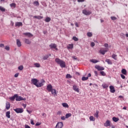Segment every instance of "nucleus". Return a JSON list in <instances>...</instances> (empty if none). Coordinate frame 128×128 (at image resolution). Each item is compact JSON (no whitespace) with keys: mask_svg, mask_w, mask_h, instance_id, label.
I'll list each match as a JSON object with an SVG mask.
<instances>
[{"mask_svg":"<svg viewBox=\"0 0 128 128\" xmlns=\"http://www.w3.org/2000/svg\"><path fill=\"white\" fill-rule=\"evenodd\" d=\"M47 90L49 92H51L52 94L54 95V96H56V90L52 88V84H48L47 86Z\"/></svg>","mask_w":128,"mask_h":128,"instance_id":"nucleus-1","label":"nucleus"},{"mask_svg":"<svg viewBox=\"0 0 128 128\" xmlns=\"http://www.w3.org/2000/svg\"><path fill=\"white\" fill-rule=\"evenodd\" d=\"M31 82H32V84H33L35 85L38 88L42 87L44 85L42 82L38 83V80L36 78H33L31 80Z\"/></svg>","mask_w":128,"mask_h":128,"instance_id":"nucleus-2","label":"nucleus"},{"mask_svg":"<svg viewBox=\"0 0 128 128\" xmlns=\"http://www.w3.org/2000/svg\"><path fill=\"white\" fill-rule=\"evenodd\" d=\"M55 62L57 63V64H59L60 68H66V62L59 58L55 59Z\"/></svg>","mask_w":128,"mask_h":128,"instance_id":"nucleus-3","label":"nucleus"},{"mask_svg":"<svg viewBox=\"0 0 128 128\" xmlns=\"http://www.w3.org/2000/svg\"><path fill=\"white\" fill-rule=\"evenodd\" d=\"M108 52V49L106 48H101L100 50H99V53L104 55L106 52Z\"/></svg>","mask_w":128,"mask_h":128,"instance_id":"nucleus-4","label":"nucleus"},{"mask_svg":"<svg viewBox=\"0 0 128 128\" xmlns=\"http://www.w3.org/2000/svg\"><path fill=\"white\" fill-rule=\"evenodd\" d=\"M49 47H50V48L51 49H55L56 50H58V48H57V45L54 43H52V44H50V45H49Z\"/></svg>","mask_w":128,"mask_h":128,"instance_id":"nucleus-5","label":"nucleus"},{"mask_svg":"<svg viewBox=\"0 0 128 128\" xmlns=\"http://www.w3.org/2000/svg\"><path fill=\"white\" fill-rule=\"evenodd\" d=\"M82 14L85 16H89L92 14L91 11H88V10H82Z\"/></svg>","mask_w":128,"mask_h":128,"instance_id":"nucleus-6","label":"nucleus"},{"mask_svg":"<svg viewBox=\"0 0 128 128\" xmlns=\"http://www.w3.org/2000/svg\"><path fill=\"white\" fill-rule=\"evenodd\" d=\"M16 101H21V100H26V98H23L20 96H18V94H16Z\"/></svg>","mask_w":128,"mask_h":128,"instance_id":"nucleus-7","label":"nucleus"},{"mask_svg":"<svg viewBox=\"0 0 128 128\" xmlns=\"http://www.w3.org/2000/svg\"><path fill=\"white\" fill-rule=\"evenodd\" d=\"M17 114L19 113H22L24 112V110L22 108H17L16 109L14 110Z\"/></svg>","mask_w":128,"mask_h":128,"instance_id":"nucleus-8","label":"nucleus"},{"mask_svg":"<svg viewBox=\"0 0 128 128\" xmlns=\"http://www.w3.org/2000/svg\"><path fill=\"white\" fill-rule=\"evenodd\" d=\"M95 68L98 70V71H102L104 70V68L102 66H96Z\"/></svg>","mask_w":128,"mask_h":128,"instance_id":"nucleus-9","label":"nucleus"},{"mask_svg":"<svg viewBox=\"0 0 128 128\" xmlns=\"http://www.w3.org/2000/svg\"><path fill=\"white\" fill-rule=\"evenodd\" d=\"M72 89H73V90H74L75 92H80L79 88H78V86L76 85L72 86Z\"/></svg>","mask_w":128,"mask_h":128,"instance_id":"nucleus-10","label":"nucleus"},{"mask_svg":"<svg viewBox=\"0 0 128 128\" xmlns=\"http://www.w3.org/2000/svg\"><path fill=\"white\" fill-rule=\"evenodd\" d=\"M110 121L109 120H106V122L104 124V126L106 127L110 126Z\"/></svg>","mask_w":128,"mask_h":128,"instance_id":"nucleus-11","label":"nucleus"},{"mask_svg":"<svg viewBox=\"0 0 128 128\" xmlns=\"http://www.w3.org/2000/svg\"><path fill=\"white\" fill-rule=\"evenodd\" d=\"M64 126V124L62 122H58L56 125V128H62Z\"/></svg>","mask_w":128,"mask_h":128,"instance_id":"nucleus-12","label":"nucleus"},{"mask_svg":"<svg viewBox=\"0 0 128 128\" xmlns=\"http://www.w3.org/2000/svg\"><path fill=\"white\" fill-rule=\"evenodd\" d=\"M110 92L111 93H114L116 92V90L114 89V86H110Z\"/></svg>","mask_w":128,"mask_h":128,"instance_id":"nucleus-13","label":"nucleus"},{"mask_svg":"<svg viewBox=\"0 0 128 128\" xmlns=\"http://www.w3.org/2000/svg\"><path fill=\"white\" fill-rule=\"evenodd\" d=\"M23 34L29 38H32L34 36V35H32V34H31V33H30V32L23 33Z\"/></svg>","mask_w":128,"mask_h":128,"instance_id":"nucleus-14","label":"nucleus"},{"mask_svg":"<svg viewBox=\"0 0 128 128\" xmlns=\"http://www.w3.org/2000/svg\"><path fill=\"white\" fill-rule=\"evenodd\" d=\"M74 48V44H68L67 46V49L72 50Z\"/></svg>","mask_w":128,"mask_h":128,"instance_id":"nucleus-15","label":"nucleus"},{"mask_svg":"<svg viewBox=\"0 0 128 128\" xmlns=\"http://www.w3.org/2000/svg\"><path fill=\"white\" fill-rule=\"evenodd\" d=\"M16 44H17L18 47H20L22 46V43L19 39H17Z\"/></svg>","mask_w":128,"mask_h":128,"instance_id":"nucleus-16","label":"nucleus"},{"mask_svg":"<svg viewBox=\"0 0 128 128\" xmlns=\"http://www.w3.org/2000/svg\"><path fill=\"white\" fill-rule=\"evenodd\" d=\"M22 26V22H16V26Z\"/></svg>","mask_w":128,"mask_h":128,"instance_id":"nucleus-17","label":"nucleus"},{"mask_svg":"<svg viewBox=\"0 0 128 128\" xmlns=\"http://www.w3.org/2000/svg\"><path fill=\"white\" fill-rule=\"evenodd\" d=\"M33 18L37 20H42L44 18L43 16H34Z\"/></svg>","mask_w":128,"mask_h":128,"instance_id":"nucleus-18","label":"nucleus"},{"mask_svg":"<svg viewBox=\"0 0 128 128\" xmlns=\"http://www.w3.org/2000/svg\"><path fill=\"white\" fill-rule=\"evenodd\" d=\"M99 111L96 110V113L94 114V116L96 118H98Z\"/></svg>","mask_w":128,"mask_h":128,"instance_id":"nucleus-19","label":"nucleus"},{"mask_svg":"<svg viewBox=\"0 0 128 128\" xmlns=\"http://www.w3.org/2000/svg\"><path fill=\"white\" fill-rule=\"evenodd\" d=\"M6 107L7 110H9L10 108V104L9 102H6Z\"/></svg>","mask_w":128,"mask_h":128,"instance_id":"nucleus-20","label":"nucleus"},{"mask_svg":"<svg viewBox=\"0 0 128 128\" xmlns=\"http://www.w3.org/2000/svg\"><path fill=\"white\" fill-rule=\"evenodd\" d=\"M118 56L116 54H112V58L114 59L115 60H118L117 58Z\"/></svg>","mask_w":128,"mask_h":128,"instance_id":"nucleus-21","label":"nucleus"},{"mask_svg":"<svg viewBox=\"0 0 128 128\" xmlns=\"http://www.w3.org/2000/svg\"><path fill=\"white\" fill-rule=\"evenodd\" d=\"M106 62L108 63V64H112V62L111 61V60H110V59H106Z\"/></svg>","mask_w":128,"mask_h":128,"instance_id":"nucleus-22","label":"nucleus"},{"mask_svg":"<svg viewBox=\"0 0 128 128\" xmlns=\"http://www.w3.org/2000/svg\"><path fill=\"white\" fill-rule=\"evenodd\" d=\"M6 116L8 118H10V111H8V112H6Z\"/></svg>","mask_w":128,"mask_h":128,"instance_id":"nucleus-23","label":"nucleus"},{"mask_svg":"<svg viewBox=\"0 0 128 128\" xmlns=\"http://www.w3.org/2000/svg\"><path fill=\"white\" fill-rule=\"evenodd\" d=\"M90 61L91 62L94 63V64H96V63H98V62H99V61L97 60H94V59L90 60Z\"/></svg>","mask_w":128,"mask_h":128,"instance_id":"nucleus-24","label":"nucleus"},{"mask_svg":"<svg viewBox=\"0 0 128 128\" xmlns=\"http://www.w3.org/2000/svg\"><path fill=\"white\" fill-rule=\"evenodd\" d=\"M25 40V44H31V42L30 41V40L28 39H24Z\"/></svg>","mask_w":128,"mask_h":128,"instance_id":"nucleus-25","label":"nucleus"},{"mask_svg":"<svg viewBox=\"0 0 128 128\" xmlns=\"http://www.w3.org/2000/svg\"><path fill=\"white\" fill-rule=\"evenodd\" d=\"M62 106L64 108H69V106L68 105V104L66 103H63L62 104Z\"/></svg>","mask_w":128,"mask_h":128,"instance_id":"nucleus-26","label":"nucleus"},{"mask_svg":"<svg viewBox=\"0 0 128 128\" xmlns=\"http://www.w3.org/2000/svg\"><path fill=\"white\" fill-rule=\"evenodd\" d=\"M122 74H124V75H126V74H127V71H126V70H125V69H122Z\"/></svg>","mask_w":128,"mask_h":128,"instance_id":"nucleus-27","label":"nucleus"},{"mask_svg":"<svg viewBox=\"0 0 128 128\" xmlns=\"http://www.w3.org/2000/svg\"><path fill=\"white\" fill-rule=\"evenodd\" d=\"M72 116V114H70V113H68V114H66L65 116H66V118H69L70 117H71Z\"/></svg>","mask_w":128,"mask_h":128,"instance_id":"nucleus-28","label":"nucleus"},{"mask_svg":"<svg viewBox=\"0 0 128 128\" xmlns=\"http://www.w3.org/2000/svg\"><path fill=\"white\" fill-rule=\"evenodd\" d=\"M112 120L114 122H117L119 120V118H116V117H113Z\"/></svg>","mask_w":128,"mask_h":128,"instance_id":"nucleus-29","label":"nucleus"},{"mask_svg":"<svg viewBox=\"0 0 128 128\" xmlns=\"http://www.w3.org/2000/svg\"><path fill=\"white\" fill-rule=\"evenodd\" d=\"M51 20V18L50 17L46 18V19H45V22H49Z\"/></svg>","mask_w":128,"mask_h":128,"instance_id":"nucleus-30","label":"nucleus"},{"mask_svg":"<svg viewBox=\"0 0 128 128\" xmlns=\"http://www.w3.org/2000/svg\"><path fill=\"white\" fill-rule=\"evenodd\" d=\"M34 66H35V68H38L40 67V64L38 63H36V64H34Z\"/></svg>","mask_w":128,"mask_h":128,"instance_id":"nucleus-31","label":"nucleus"},{"mask_svg":"<svg viewBox=\"0 0 128 128\" xmlns=\"http://www.w3.org/2000/svg\"><path fill=\"white\" fill-rule=\"evenodd\" d=\"M16 94H14V96L10 98V100L14 101V100L15 98H16Z\"/></svg>","mask_w":128,"mask_h":128,"instance_id":"nucleus-32","label":"nucleus"},{"mask_svg":"<svg viewBox=\"0 0 128 128\" xmlns=\"http://www.w3.org/2000/svg\"><path fill=\"white\" fill-rule=\"evenodd\" d=\"M88 79V77H85V76H84V77H82V81H85V80H86Z\"/></svg>","mask_w":128,"mask_h":128,"instance_id":"nucleus-33","label":"nucleus"},{"mask_svg":"<svg viewBox=\"0 0 128 128\" xmlns=\"http://www.w3.org/2000/svg\"><path fill=\"white\" fill-rule=\"evenodd\" d=\"M72 40L75 42H77L78 40V38H77V37H76V36H73Z\"/></svg>","mask_w":128,"mask_h":128,"instance_id":"nucleus-34","label":"nucleus"},{"mask_svg":"<svg viewBox=\"0 0 128 128\" xmlns=\"http://www.w3.org/2000/svg\"><path fill=\"white\" fill-rule=\"evenodd\" d=\"M87 36L89 38L92 37V34L91 33V32H88Z\"/></svg>","mask_w":128,"mask_h":128,"instance_id":"nucleus-35","label":"nucleus"},{"mask_svg":"<svg viewBox=\"0 0 128 128\" xmlns=\"http://www.w3.org/2000/svg\"><path fill=\"white\" fill-rule=\"evenodd\" d=\"M90 121H94L95 120V118L93 116H90L89 118Z\"/></svg>","mask_w":128,"mask_h":128,"instance_id":"nucleus-36","label":"nucleus"},{"mask_svg":"<svg viewBox=\"0 0 128 128\" xmlns=\"http://www.w3.org/2000/svg\"><path fill=\"white\" fill-rule=\"evenodd\" d=\"M0 10L2 12H6L5 8H4V7H2V6H0Z\"/></svg>","mask_w":128,"mask_h":128,"instance_id":"nucleus-37","label":"nucleus"},{"mask_svg":"<svg viewBox=\"0 0 128 128\" xmlns=\"http://www.w3.org/2000/svg\"><path fill=\"white\" fill-rule=\"evenodd\" d=\"M100 75L102 76H106V74L104 71L100 72Z\"/></svg>","mask_w":128,"mask_h":128,"instance_id":"nucleus-38","label":"nucleus"},{"mask_svg":"<svg viewBox=\"0 0 128 128\" xmlns=\"http://www.w3.org/2000/svg\"><path fill=\"white\" fill-rule=\"evenodd\" d=\"M10 6H11L12 8H16V3H14V2L11 4Z\"/></svg>","mask_w":128,"mask_h":128,"instance_id":"nucleus-39","label":"nucleus"},{"mask_svg":"<svg viewBox=\"0 0 128 128\" xmlns=\"http://www.w3.org/2000/svg\"><path fill=\"white\" fill-rule=\"evenodd\" d=\"M66 78H72V76H71L70 74H67L66 76Z\"/></svg>","mask_w":128,"mask_h":128,"instance_id":"nucleus-40","label":"nucleus"},{"mask_svg":"<svg viewBox=\"0 0 128 128\" xmlns=\"http://www.w3.org/2000/svg\"><path fill=\"white\" fill-rule=\"evenodd\" d=\"M48 58H49L48 55H46V56H44V57H43V60H46L48 59Z\"/></svg>","mask_w":128,"mask_h":128,"instance_id":"nucleus-41","label":"nucleus"},{"mask_svg":"<svg viewBox=\"0 0 128 128\" xmlns=\"http://www.w3.org/2000/svg\"><path fill=\"white\" fill-rule=\"evenodd\" d=\"M102 87L103 88H107L108 86L106 84H102Z\"/></svg>","mask_w":128,"mask_h":128,"instance_id":"nucleus-42","label":"nucleus"},{"mask_svg":"<svg viewBox=\"0 0 128 128\" xmlns=\"http://www.w3.org/2000/svg\"><path fill=\"white\" fill-rule=\"evenodd\" d=\"M24 69V66H19L18 70H22Z\"/></svg>","mask_w":128,"mask_h":128,"instance_id":"nucleus-43","label":"nucleus"},{"mask_svg":"<svg viewBox=\"0 0 128 128\" xmlns=\"http://www.w3.org/2000/svg\"><path fill=\"white\" fill-rule=\"evenodd\" d=\"M34 4H35L36 6H39L40 4L38 1H35V2H34Z\"/></svg>","mask_w":128,"mask_h":128,"instance_id":"nucleus-44","label":"nucleus"},{"mask_svg":"<svg viewBox=\"0 0 128 128\" xmlns=\"http://www.w3.org/2000/svg\"><path fill=\"white\" fill-rule=\"evenodd\" d=\"M110 18L112 20H115L117 19L116 17L112 16Z\"/></svg>","mask_w":128,"mask_h":128,"instance_id":"nucleus-45","label":"nucleus"},{"mask_svg":"<svg viewBox=\"0 0 128 128\" xmlns=\"http://www.w3.org/2000/svg\"><path fill=\"white\" fill-rule=\"evenodd\" d=\"M104 46L106 48H108L109 45L108 43H104Z\"/></svg>","mask_w":128,"mask_h":128,"instance_id":"nucleus-46","label":"nucleus"},{"mask_svg":"<svg viewBox=\"0 0 128 128\" xmlns=\"http://www.w3.org/2000/svg\"><path fill=\"white\" fill-rule=\"evenodd\" d=\"M90 46L92 47H94L95 46V43H94V42H91L90 43Z\"/></svg>","mask_w":128,"mask_h":128,"instance_id":"nucleus-47","label":"nucleus"},{"mask_svg":"<svg viewBox=\"0 0 128 128\" xmlns=\"http://www.w3.org/2000/svg\"><path fill=\"white\" fill-rule=\"evenodd\" d=\"M120 77H121L122 79H125V78H126V76H125L124 74H120Z\"/></svg>","mask_w":128,"mask_h":128,"instance_id":"nucleus-48","label":"nucleus"},{"mask_svg":"<svg viewBox=\"0 0 128 128\" xmlns=\"http://www.w3.org/2000/svg\"><path fill=\"white\" fill-rule=\"evenodd\" d=\"M5 49H6V50H10V47L6 46L5 47Z\"/></svg>","mask_w":128,"mask_h":128,"instance_id":"nucleus-49","label":"nucleus"},{"mask_svg":"<svg viewBox=\"0 0 128 128\" xmlns=\"http://www.w3.org/2000/svg\"><path fill=\"white\" fill-rule=\"evenodd\" d=\"M74 24H75L76 27L78 28V23H77V22H76L74 23Z\"/></svg>","mask_w":128,"mask_h":128,"instance_id":"nucleus-50","label":"nucleus"},{"mask_svg":"<svg viewBox=\"0 0 128 128\" xmlns=\"http://www.w3.org/2000/svg\"><path fill=\"white\" fill-rule=\"evenodd\" d=\"M66 118V116H62L60 118L62 120H65Z\"/></svg>","mask_w":128,"mask_h":128,"instance_id":"nucleus-51","label":"nucleus"},{"mask_svg":"<svg viewBox=\"0 0 128 128\" xmlns=\"http://www.w3.org/2000/svg\"><path fill=\"white\" fill-rule=\"evenodd\" d=\"M19 76V74H16L15 75H14V77L15 78H18Z\"/></svg>","mask_w":128,"mask_h":128,"instance_id":"nucleus-52","label":"nucleus"},{"mask_svg":"<svg viewBox=\"0 0 128 128\" xmlns=\"http://www.w3.org/2000/svg\"><path fill=\"white\" fill-rule=\"evenodd\" d=\"M30 123H31V124H33V125L34 124V120H31Z\"/></svg>","mask_w":128,"mask_h":128,"instance_id":"nucleus-53","label":"nucleus"},{"mask_svg":"<svg viewBox=\"0 0 128 128\" xmlns=\"http://www.w3.org/2000/svg\"><path fill=\"white\" fill-rule=\"evenodd\" d=\"M25 128H30V127L29 126L26 124L25 125Z\"/></svg>","mask_w":128,"mask_h":128,"instance_id":"nucleus-54","label":"nucleus"},{"mask_svg":"<svg viewBox=\"0 0 128 128\" xmlns=\"http://www.w3.org/2000/svg\"><path fill=\"white\" fill-rule=\"evenodd\" d=\"M85 0H78V2H84Z\"/></svg>","mask_w":128,"mask_h":128,"instance_id":"nucleus-55","label":"nucleus"},{"mask_svg":"<svg viewBox=\"0 0 128 128\" xmlns=\"http://www.w3.org/2000/svg\"><path fill=\"white\" fill-rule=\"evenodd\" d=\"M22 106H23V107H24V108H25L26 106V104H22Z\"/></svg>","mask_w":128,"mask_h":128,"instance_id":"nucleus-56","label":"nucleus"},{"mask_svg":"<svg viewBox=\"0 0 128 128\" xmlns=\"http://www.w3.org/2000/svg\"><path fill=\"white\" fill-rule=\"evenodd\" d=\"M0 48H4V44H0Z\"/></svg>","mask_w":128,"mask_h":128,"instance_id":"nucleus-57","label":"nucleus"},{"mask_svg":"<svg viewBox=\"0 0 128 128\" xmlns=\"http://www.w3.org/2000/svg\"><path fill=\"white\" fill-rule=\"evenodd\" d=\"M94 74H96V76H98V72H96V71H94Z\"/></svg>","mask_w":128,"mask_h":128,"instance_id":"nucleus-58","label":"nucleus"},{"mask_svg":"<svg viewBox=\"0 0 128 128\" xmlns=\"http://www.w3.org/2000/svg\"><path fill=\"white\" fill-rule=\"evenodd\" d=\"M72 58L74 60H77V58L76 56H72Z\"/></svg>","mask_w":128,"mask_h":128,"instance_id":"nucleus-59","label":"nucleus"},{"mask_svg":"<svg viewBox=\"0 0 128 128\" xmlns=\"http://www.w3.org/2000/svg\"><path fill=\"white\" fill-rule=\"evenodd\" d=\"M100 22H101V23H102V22H104V20H102V19H100Z\"/></svg>","mask_w":128,"mask_h":128,"instance_id":"nucleus-60","label":"nucleus"},{"mask_svg":"<svg viewBox=\"0 0 128 128\" xmlns=\"http://www.w3.org/2000/svg\"><path fill=\"white\" fill-rule=\"evenodd\" d=\"M126 108H126V106H124V107L122 108V109H123V110H126Z\"/></svg>","mask_w":128,"mask_h":128,"instance_id":"nucleus-61","label":"nucleus"},{"mask_svg":"<svg viewBox=\"0 0 128 128\" xmlns=\"http://www.w3.org/2000/svg\"><path fill=\"white\" fill-rule=\"evenodd\" d=\"M91 76H92L91 74H88V77H90Z\"/></svg>","mask_w":128,"mask_h":128,"instance_id":"nucleus-62","label":"nucleus"},{"mask_svg":"<svg viewBox=\"0 0 128 128\" xmlns=\"http://www.w3.org/2000/svg\"><path fill=\"white\" fill-rule=\"evenodd\" d=\"M36 126H40V124H38V123H36Z\"/></svg>","mask_w":128,"mask_h":128,"instance_id":"nucleus-63","label":"nucleus"},{"mask_svg":"<svg viewBox=\"0 0 128 128\" xmlns=\"http://www.w3.org/2000/svg\"><path fill=\"white\" fill-rule=\"evenodd\" d=\"M126 38H128V33H127V34H126Z\"/></svg>","mask_w":128,"mask_h":128,"instance_id":"nucleus-64","label":"nucleus"}]
</instances>
